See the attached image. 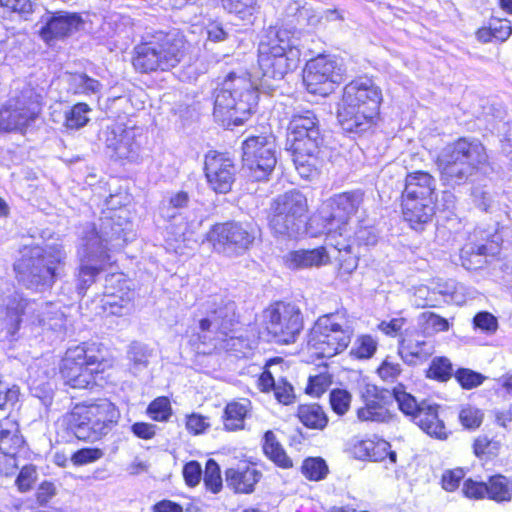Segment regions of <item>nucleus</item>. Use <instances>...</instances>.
Wrapping results in <instances>:
<instances>
[{
    "label": "nucleus",
    "mask_w": 512,
    "mask_h": 512,
    "mask_svg": "<svg viewBox=\"0 0 512 512\" xmlns=\"http://www.w3.org/2000/svg\"><path fill=\"white\" fill-rule=\"evenodd\" d=\"M116 214L100 219L98 225L88 224L82 232L83 246L87 264H83L79 271L81 289L86 288L104 265L110 263V251L122 249L133 236L129 222L122 223Z\"/></svg>",
    "instance_id": "f257e3e1"
},
{
    "label": "nucleus",
    "mask_w": 512,
    "mask_h": 512,
    "mask_svg": "<svg viewBox=\"0 0 512 512\" xmlns=\"http://www.w3.org/2000/svg\"><path fill=\"white\" fill-rule=\"evenodd\" d=\"M382 91L375 82L361 76L345 85L337 108V119L343 130L361 134L370 130L379 115Z\"/></svg>",
    "instance_id": "f03ea898"
},
{
    "label": "nucleus",
    "mask_w": 512,
    "mask_h": 512,
    "mask_svg": "<svg viewBox=\"0 0 512 512\" xmlns=\"http://www.w3.org/2000/svg\"><path fill=\"white\" fill-rule=\"evenodd\" d=\"M287 131L296 170L302 178L312 177L321 163L323 144L318 117L311 110H297L291 116Z\"/></svg>",
    "instance_id": "7ed1b4c3"
},
{
    "label": "nucleus",
    "mask_w": 512,
    "mask_h": 512,
    "mask_svg": "<svg viewBox=\"0 0 512 512\" xmlns=\"http://www.w3.org/2000/svg\"><path fill=\"white\" fill-rule=\"evenodd\" d=\"M214 97L213 115L226 127L242 124L258 102L257 88L245 72L229 73L215 90Z\"/></svg>",
    "instance_id": "20e7f679"
},
{
    "label": "nucleus",
    "mask_w": 512,
    "mask_h": 512,
    "mask_svg": "<svg viewBox=\"0 0 512 512\" xmlns=\"http://www.w3.org/2000/svg\"><path fill=\"white\" fill-rule=\"evenodd\" d=\"M301 52L296 44L294 33L287 28L271 26L258 46V65L262 72V86L272 87L269 79L282 80L295 70Z\"/></svg>",
    "instance_id": "39448f33"
},
{
    "label": "nucleus",
    "mask_w": 512,
    "mask_h": 512,
    "mask_svg": "<svg viewBox=\"0 0 512 512\" xmlns=\"http://www.w3.org/2000/svg\"><path fill=\"white\" fill-rule=\"evenodd\" d=\"M235 303L215 297L206 303V317L199 321V329L193 345L199 353L210 354L214 350H237L240 339L230 336L237 322Z\"/></svg>",
    "instance_id": "423d86ee"
},
{
    "label": "nucleus",
    "mask_w": 512,
    "mask_h": 512,
    "mask_svg": "<svg viewBox=\"0 0 512 512\" xmlns=\"http://www.w3.org/2000/svg\"><path fill=\"white\" fill-rule=\"evenodd\" d=\"M66 256L60 244L24 247L14 263L16 278L29 289L50 287L65 265Z\"/></svg>",
    "instance_id": "0eeeda50"
},
{
    "label": "nucleus",
    "mask_w": 512,
    "mask_h": 512,
    "mask_svg": "<svg viewBox=\"0 0 512 512\" xmlns=\"http://www.w3.org/2000/svg\"><path fill=\"white\" fill-rule=\"evenodd\" d=\"M134 51L133 66L137 71H168L183 60L186 54V41L176 30L158 31L148 40L138 44Z\"/></svg>",
    "instance_id": "6e6552de"
},
{
    "label": "nucleus",
    "mask_w": 512,
    "mask_h": 512,
    "mask_svg": "<svg viewBox=\"0 0 512 512\" xmlns=\"http://www.w3.org/2000/svg\"><path fill=\"white\" fill-rule=\"evenodd\" d=\"M487 158L479 141L461 138L442 149L437 157V166L444 181L459 185L485 164Z\"/></svg>",
    "instance_id": "1a4fd4ad"
},
{
    "label": "nucleus",
    "mask_w": 512,
    "mask_h": 512,
    "mask_svg": "<svg viewBox=\"0 0 512 512\" xmlns=\"http://www.w3.org/2000/svg\"><path fill=\"white\" fill-rule=\"evenodd\" d=\"M118 418L116 406L107 399H101L77 404L65 420L78 439L95 442L109 433Z\"/></svg>",
    "instance_id": "9d476101"
},
{
    "label": "nucleus",
    "mask_w": 512,
    "mask_h": 512,
    "mask_svg": "<svg viewBox=\"0 0 512 512\" xmlns=\"http://www.w3.org/2000/svg\"><path fill=\"white\" fill-rule=\"evenodd\" d=\"M353 334V326L345 313L322 315L308 335L307 349L318 358H331L347 349Z\"/></svg>",
    "instance_id": "9b49d317"
},
{
    "label": "nucleus",
    "mask_w": 512,
    "mask_h": 512,
    "mask_svg": "<svg viewBox=\"0 0 512 512\" xmlns=\"http://www.w3.org/2000/svg\"><path fill=\"white\" fill-rule=\"evenodd\" d=\"M308 203L297 190L278 195L270 205L269 228L276 237L293 238L306 223Z\"/></svg>",
    "instance_id": "f8f14e48"
},
{
    "label": "nucleus",
    "mask_w": 512,
    "mask_h": 512,
    "mask_svg": "<svg viewBox=\"0 0 512 512\" xmlns=\"http://www.w3.org/2000/svg\"><path fill=\"white\" fill-rule=\"evenodd\" d=\"M265 329L275 342L289 344L296 341L303 328L300 308L287 302H276L263 312Z\"/></svg>",
    "instance_id": "ddd939ff"
},
{
    "label": "nucleus",
    "mask_w": 512,
    "mask_h": 512,
    "mask_svg": "<svg viewBox=\"0 0 512 512\" xmlns=\"http://www.w3.org/2000/svg\"><path fill=\"white\" fill-rule=\"evenodd\" d=\"M345 69L335 57L319 55L306 63L303 81L308 92L327 96L342 82Z\"/></svg>",
    "instance_id": "4468645a"
},
{
    "label": "nucleus",
    "mask_w": 512,
    "mask_h": 512,
    "mask_svg": "<svg viewBox=\"0 0 512 512\" xmlns=\"http://www.w3.org/2000/svg\"><path fill=\"white\" fill-rule=\"evenodd\" d=\"M272 135L250 136L242 145L243 165L255 181L266 180L277 163Z\"/></svg>",
    "instance_id": "2eb2a0df"
},
{
    "label": "nucleus",
    "mask_w": 512,
    "mask_h": 512,
    "mask_svg": "<svg viewBox=\"0 0 512 512\" xmlns=\"http://www.w3.org/2000/svg\"><path fill=\"white\" fill-rule=\"evenodd\" d=\"M256 234V227L250 223L228 222L214 225L207 239L217 251L240 255L249 249Z\"/></svg>",
    "instance_id": "dca6fc26"
},
{
    "label": "nucleus",
    "mask_w": 512,
    "mask_h": 512,
    "mask_svg": "<svg viewBox=\"0 0 512 512\" xmlns=\"http://www.w3.org/2000/svg\"><path fill=\"white\" fill-rule=\"evenodd\" d=\"M365 193L360 189L338 193L330 197L326 203L329 209L327 216V234L336 233L339 237L350 233V220L363 207Z\"/></svg>",
    "instance_id": "f3484780"
},
{
    "label": "nucleus",
    "mask_w": 512,
    "mask_h": 512,
    "mask_svg": "<svg viewBox=\"0 0 512 512\" xmlns=\"http://www.w3.org/2000/svg\"><path fill=\"white\" fill-rule=\"evenodd\" d=\"M37 95L27 88L20 96L10 98L0 109V129L4 131H23L39 114Z\"/></svg>",
    "instance_id": "a211bd4d"
},
{
    "label": "nucleus",
    "mask_w": 512,
    "mask_h": 512,
    "mask_svg": "<svg viewBox=\"0 0 512 512\" xmlns=\"http://www.w3.org/2000/svg\"><path fill=\"white\" fill-rule=\"evenodd\" d=\"M105 134V145L111 157L129 162L140 160L142 138L140 128L115 124L108 127Z\"/></svg>",
    "instance_id": "6ab92c4d"
},
{
    "label": "nucleus",
    "mask_w": 512,
    "mask_h": 512,
    "mask_svg": "<svg viewBox=\"0 0 512 512\" xmlns=\"http://www.w3.org/2000/svg\"><path fill=\"white\" fill-rule=\"evenodd\" d=\"M134 292L123 274L112 273L106 277L102 306L105 312L116 316H125L133 309Z\"/></svg>",
    "instance_id": "aec40b11"
},
{
    "label": "nucleus",
    "mask_w": 512,
    "mask_h": 512,
    "mask_svg": "<svg viewBox=\"0 0 512 512\" xmlns=\"http://www.w3.org/2000/svg\"><path fill=\"white\" fill-rule=\"evenodd\" d=\"M204 170L209 187L216 193H227L231 190L236 167L228 156L210 151L205 156Z\"/></svg>",
    "instance_id": "412c9836"
},
{
    "label": "nucleus",
    "mask_w": 512,
    "mask_h": 512,
    "mask_svg": "<svg viewBox=\"0 0 512 512\" xmlns=\"http://www.w3.org/2000/svg\"><path fill=\"white\" fill-rule=\"evenodd\" d=\"M364 405L357 410L360 421L385 423L391 419L388 404L392 394L388 390L379 389L372 384H366L361 390Z\"/></svg>",
    "instance_id": "4be33fe9"
},
{
    "label": "nucleus",
    "mask_w": 512,
    "mask_h": 512,
    "mask_svg": "<svg viewBox=\"0 0 512 512\" xmlns=\"http://www.w3.org/2000/svg\"><path fill=\"white\" fill-rule=\"evenodd\" d=\"M435 352L433 339L417 331L406 330L399 342L398 353L408 365H418L427 361Z\"/></svg>",
    "instance_id": "5701e85b"
},
{
    "label": "nucleus",
    "mask_w": 512,
    "mask_h": 512,
    "mask_svg": "<svg viewBox=\"0 0 512 512\" xmlns=\"http://www.w3.org/2000/svg\"><path fill=\"white\" fill-rule=\"evenodd\" d=\"M80 350L68 349L62 359L60 373L66 385L75 389L90 388L95 385V376L89 366L79 360Z\"/></svg>",
    "instance_id": "b1692460"
},
{
    "label": "nucleus",
    "mask_w": 512,
    "mask_h": 512,
    "mask_svg": "<svg viewBox=\"0 0 512 512\" xmlns=\"http://www.w3.org/2000/svg\"><path fill=\"white\" fill-rule=\"evenodd\" d=\"M81 17L76 13L58 12L53 14L42 28L41 34L45 40L63 38L79 29Z\"/></svg>",
    "instance_id": "393cba45"
},
{
    "label": "nucleus",
    "mask_w": 512,
    "mask_h": 512,
    "mask_svg": "<svg viewBox=\"0 0 512 512\" xmlns=\"http://www.w3.org/2000/svg\"><path fill=\"white\" fill-rule=\"evenodd\" d=\"M326 244L334 247L338 252L339 273L341 275H350L358 267V257L352 253L351 234L339 237L336 233H328Z\"/></svg>",
    "instance_id": "a878e982"
},
{
    "label": "nucleus",
    "mask_w": 512,
    "mask_h": 512,
    "mask_svg": "<svg viewBox=\"0 0 512 512\" xmlns=\"http://www.w3.org/2000/svg\"><path fill=\"white\" fill-rule=\"evenodd\" d=\"M435 189L436 181L433 176L424 171H415L406 176L402 196L415 197L429 202V200H434Z\"/></svg>",
    "instance_id": "bb28decb"
},
{
    "label": "nucleus",
    "mask_w": 512,
    "mask_h": 512,
    "mask_svg": "<svg viewBox=\"0 0 512 512\" xmlns=\"http://www.w3.org/2000/svg\"><path fill=\"white\" fill-rule=\"evenodd\" d=\"M413 420L428 435L438 439L447 437L444 423L438 417L437 404L429 400H422V406Z\"/></svg>",
    "instance_id": "cd10ccee"
},
{
    "label": "nucleus",
    "mask_w": 512,
    "mask_h": 512,
    "mask_svg": "<svg viewBox=\"0 0 512 512\" xmlns=\"http://www.w3.org/2000/svg\"><path fill=\"white\" fill-rule=\"evenodd\" d=\"M69 349L81 351L79 360L90 367L94 376L111 367V358L107 349L101 343H83Z\"/></svg>",
    "instance_id": "c85d7f7f"
},
{
    "label": "nucleus",
    "mask_w": 512,
    "mask_h": 512,
    "mask_svg": "<svg viewBox=\"0 0 512 512\" xmlns=\"http://www.w3.org/2000/svg\"><path fill=\"white\" fill-rule=\"evenodd\" d=\"M402 211L404 219L412 228L417 229L429 222L434 215V200L424 202L415 197L402 196Z\"/></svg>",
    "instance_id": "c756f323"
},
{
    "label": "nucleus",
    "mask_w": 512,
    "mask_h": 512,
    "mask_svg": "<svg viewBox=\"0 0 512 512\" xmlns=\"http://www.w3.org/2000/svg\"><path fill=\"white\" fill-rule=\"evenodd\" d=\"M23 444L19 435L18 425L15 422L6 420L0 423V452L7 457L12 467H16L15 455Z\"/></svg>",
    "instance_id": "7c9ffc66"
},
{
    "label": "nucleus",
    "mask_w": 512,
    "mask_h": 512,
    "mask_svg": "<svg viewBox=\"0 0 512 512\" xmlns=\"http://www.w3.org/2000/svg\"><path fill=\"white\" fill-rule=\"evenodd\" d=\"M227 485L237 493H251L259 481L260 473L248 466L226 470Z\"/></svg>",
    "instance_id": "2f4dec72"
},
{
    "label": "nucleus",
    "mask_w": 512,
    "mask_h": 512,
    "mask_svg": "<svg viewBox=\"0 0 512 512\" xmlns=\"http://www.w3.org/2000/svg\"><path fill=\"white\" fill-rule=\"evenodd\" d=\"M329 256L324 247L312 250H297L290 252L286 257L289 268L303 269L326 264Z\"/></svg>",
    "instance_id": "473e14b6"
},
{
    "label": "nucleus",
    "mask_w": 512,
    "mask_h": 512,
    "mask_svg": "<svg viewBox=\"0 0 512 512\" xmlns=\"http://www.w3.org/2000/svg\"><path fill=\"white\" fill-rule=\"evenodd\" d=\"M251 410V402L248 399L233 401L226 405L223 421L228 431H236L244 428V420Z\"/></svg>",
    "instance_id": "72a5a7b5"
},
{
    "label": "nucleus",
    "mask_w": 512,
    "mask_h": 512,
    "mask_svg": "<svg viewBox=\"0 0 512 512\" xmlns=\"http://www.w3.org/2000/svg\"><path fill=\"white\" fill-rule=\"evenodd\" d=\"M497 249L491 244H467L460 252L462 266L468 270H475L484 264L483 256L494 255Z\"/></svg>",
    "instance_id": "f704fd0d"
},
{
    "label": "nucleus",
    "mask_w": 512,
    "mask_h": 512,
    "mask_svg": "<svg viewBox=\"0 0 512 512\" xmlns=\"http://www.w3.org/2000/svg\"><path fill=\"white\" fill-rule=\"evenodd\" d=\"M433 294H440L445 298L446 302L454 303L456 305H463L468 298L467 288L454 280L439 279L433 284Z\"/></svg>",
    "instance_id": "c9c22d12"
},
{
    "label": "nucleus",
    "mask_w": 512,
    "mask_h": 512,
    "mask_svg": "<svg viewBox=\"0 0 512 512\" xmlns=\"http://www.w3.org/2000/svg\"><path fill=\"white\" fill-rule=\"evenodd\" d=\"M263 451L275 464L282 468L292 467V461L286 455L282 445L272 431H267L263 437Z\"/></svg>",
    "instance_id": "e433bc0d"
},
{
    "label": "nucleus",
    "mask_w": 512,
    "mask_h": 512,
    "mask_svg": "<svg viewBox=\"0 0 512 512\" xmlns=\"http://www.w3.org/2000/svg\"><path fill=\"white\" fill-rule=\"evenodd\" d=\"M298 417L306 427L312 429H323L328 422L322 407L317 404L301 405Z\"/></svg>",
    "instance_id": "4c0bfd02"
},
{
    "label": "nucleus",
    "mask_w": 512,
    "mask_h": 512,
    "mask_svg": "<svg viewBox=\"0 0 512 512\" xmlns=\"http://www.w3.org/2000/svg\"><path fill=\"white\" fill-rule=\"evenodd\" d=\"M487 497L496 502L510 501L512 483L502 475L491 477L487 483Z\"/></svg>",
    "instance_id": "58836bf2"
},
{
    "label": "nucleus",
    "mask_w": 512,
    "mask_h": 512,
    "mask_svg": "<svg viewBox=\"0 0 512 512\" xmlns=\"http://www.w3.org/2000/svg\"><path fill=\"white\" fill-rule=\"evenodd\" d=\"M223 8L240 19L251 22L258 10L257 0H220Z\"/></svg>",
    "instance_id": "ea45409f"
},
{
    "label": "nucleus",
    "mask_w": 512,
    "mask_h": 512,
    "mask_svg": "<svg viewBox=\"0 0 512 512\" xmlns=\"http://www.w3.org/2000/svg\"><path fill=\"white\" fill-rule=\"evenodd\" d=\"M90 108L85 103H78L64 114L63 125L68 130H77L84 127L88 121Z\"/></svg>",
    "instance_id": "a19ab883"
},
{
    "label": "nucleus",
    "mask_w": 512,
    "mask_h": 512,
    "mask_svg": "<svg viewBox=\"0 0 512 512\" xmlns=\"http://www.w3.org/2000/svg\"><path fill=\"white\" fill-rule=\"evenodd\" d=\"M190 202L189 194L185 191H177L175 193H172L167 203H164L161 208V215L163 218L167 220L174 219L178 211L188 207V204Z\"/></svg>",
    "instance_id": "79ce46f5"
},
{
    "label": "nucleus",
    "mask_w": 512,
    "mask_h": 512,
    "mask_svg": "<svg viewBox=\"0 0 512 512\" xmlns=\"http://www.w3.org/2000/svg\"><path fill=\"white\" fill-rule=\"evenodd\" d=\"M392 398L398 403L399 409L406 415L414 419L419 409L422 406V401L418 402L414 396L405 392L402 386L395 387L391 392Z\"/></svg>",
    "instance_id": "37998d69"
},
{
    "label": "nucleus",
    "mask_w": 512,
    "mask_h": 512,
    "mask_svg": "<svg viewBox=\"0 0 512 512\" xmlns=\"http://www.w3.org/2000/svg\"><path fill=\"white\" fill-rule=\"evenodd\" d=\"M329 472L326 462L320 458H307L302 464L303 475L311 481L323 480Z\"/></svg>",
    "instance_id": "c03bdc74"
},
{
    "label": "nucleus",
    "mask_w": 512,
    "mask_h": 512,
    "mask_svg": "<svg viewBox=\"0 0 512 512\" xmlns=\"http://www.w3.org/2000/svg\"><path fill=\"white\" fill-rule=\"evenodd\" d=\"M365 448L368 452V456L373 461H381L386 457H389L391 463H396L397 454L391 450V445L385 440H379L376 443L366 442Z\"/></svg>",
    "instance_id": "a18cd8bd"
},
{
    "label": "nucleus",
    "mask_w": 512,
    "mask_h": 512,
    "mask_svg": "<svg viewBox=\"0 0 512 512\" xmlns=\"http://www.w3.org/2000/svg\"><path fill=\"white\" fill-rule=\"evenodd\" d=\"M453 367L450 360L446 357H435L428 370L427 377L439 381H446L451 378Z\"/></svg>",
    "instance_id": "49530a36"
},
{
    "label": "nucleus",
    "mask_w": 512,
    "mask_h": 512,
    "mask_svg": "<svg viewBox=\"0 0 512 512\" xmlns=\"http://www.w3.org/2000/svg\"><path fill=\"white\" fill-rule=\"evenodd\" d=\"M147 414L154 421H167L172 415V408L167 397H158L153 400L148 408Z\"/></svg>",
    "instance_id": "de8ad7c7"
},
{
    "label": "nucleus",
    "mask_w": 512,
    "mask_h": 512,
    "mask_svg": "<svg viewBox=\"0 0 512 512\" xmlns=\"http://www.w3.org/2000/svg\"><path fill=\"white\" fill-rule=\"evenodd\" d=\"M377 345V341L372 336H359L354 343L351 354L360 359L370 358L376 352Z\"/></svg>",
    "instance_id": "09e8293b"
},
{
    "label": "nucleus",
    "mask_w": 512,
    "mask_h": 512,
    "mask_svg": "<svg viewBox=\"0 0 512 512\" xmlns=\"http://www.w3.org/2000/svg\"><path fill=\"white\" fill-rule=\"evenodd\" d=\"M204 483L208 490L218 493L222 488V478L219 465L213 459H209L205 466Z\"/></svg>",
    "instance_id": "8fccbe9b"
},
{
    "label": "nucleus",
    "mask_w": 512,
    "mask_h": 512,
    "mask_svg": "<svg viewBox=\"0 0 512 512\" xmlns=\"http://www.w3.org/2000/svg\"><path fill=\"white\" fill-rule=\"evenodd\" d=\"M459 420L465 428L475 429L481 425L483 414L478 408L467 405L460 410Z\"/></svg>",
    "instance_id": "3c124183"
},
{
    "label": "nucleus",
    "mask_w": 512,
    "mask_h": 512,
    "mask_svg": "<svg viewBox=\"0 0 512 512\" xmlns=\"http://www.w3.org/2000/svg\"><path fill=\"white\" fill-rule=\"evenodd\" d=\"M402 368L399 362L393 357H386L377 369V373L381 379L388 382L395 381L401 374Z\"/></svg>",
    "instance_id": "603ef678"
},
{
    "label": "nucleus",
    "mask_w": 512,
    "mask_h": 512,
    "mask_svg": "<svg viewBox=\"0 0 512 512\" xmlns=\"http://www.w3.org/2000/svg\"><path fill=\"white\" fill-rule=\"evenodd\" d=\"M2 7L11 12L17 13L21 17L27 19V16L34 11V0H0Z\"/></svg>",
    "instance_id": "864d4df0"
},
{
    "label": "nucleus",
    "mask_w": 512,
    "mask_h": 512,
    "mask_svg": "<svg viewBox=\"0 0 512 512\" xmlns=\"http://www.w3.org/2000/svg\"><path fill=\"white\" fill-rule=\"evenodd\" d=\"M351 403V395L346 390H334L330 393V404L335 413L344 415Z\"/></svg>",
    "instance_id": "5fc2aeb1"
},
{
    "label": "nucleus",
    "mask_w": 512,
    "mask_h": 512,
    "mask_svg": "<svg viewBox=\"0 0 512 512\" xmlns=\"http://www.w3.org/2000/svg\"><path fill=\"white\" fill-rule=\"evenodd\" d=\"M330 384L331 378L327 374L310 376L306 393L314 397H319L329 388Z\"/></svg>",
    "instance_id": "6e6d98bb"
},
{
    "label": "nucleus",
    "mask_w": 512,
    "mask_h": 512,
    "mask_svg": "<svg viewBox=\"0 0 512 512\" xmlns=\"http://www.w3.org/2000/svg\"><path fill=\"white\" fill-rule=\"evenodd\" d=\"M499 442L489 439L487 436H479L473 444L474 453L478 457L495 455L499 449Z\"/></svg>",
    "instance_id": "4d7b16f0"
},
{
    "label": "nucleus",
    "mask_w": 512,
    "mask_h": 512,
    "mask_svg": "<svg viewBox=\"0 0 512 512\" xmlns=\"http://www.w3.org/2000/svg\"><path fill=\"white\" fill-rule=\"evenodd\" d=\"M103 455V451L99 448H84L76 451L71 460L75 465H85L101 459Z\"/></svg>",
    "instance_id": "13d9d810"
},
{
    "label": "nucleus",
    "mask_w": 512,
    "mask_h": 512,
    "mask_svg": "<svg viewBox=\"0 0 512 512\" xmlns=\"http://www.w3.org/2000/svg\"><path fill=\"white\" fill-rule=\"evenodd\" d=\"M37 479V471L33 465L24 466L17 479L16 485L20 492L29 491Z\"/></svg>",
    "instance_id": "bf43d9fd"
},
{
    "label": "nucleus",
    "mask_w": 512,
    "mask_h": 512,
    "mask_svg": "<svg viewBox=\"0 0 512 512\" xmlns=\"http://www.w3.org/2000/svg\"><path fill=\"white\" fill-rule=\"evenodd\" d=\"M456 379L463 388L471 389L482 384L484 376L470 369H459L455 374Z\"/></svg>",
    "instance_id": "052dcab7"
},
{
    "label": "nucleus",
    "mask_w": 512,
    "mask_h": 512,
    "mask_svg": "<svg viewBox=\"0 0 512 512\" xmlns=\"http://www.w3.org/2000/svg\"><path fill=\"white\" fill-rule=\"evenodd\" d=\"M474 205L482 211H488L493 198L489 190L485 186H475L471 192Z\"/></svg>",
    "instance_id": "680f3d73"
},
{
    "label": "nucleus",
    "mask_w": 512,
    "mask_h": 512,
    "mask_svg": "<svg viewBox=\"0 0 512 512\" xmlns=\"http://www.w3.org/2000/svg\"><path fill=\"white\" fill-rule=\"evenodd\" d=\"M421 319L426 324V328L431 329L434 333L448 331L450 328L447 319L432 312L422 313Z\"/></svg>",
    "instance_id": "e2e57ef3"
},
{
    "label": "nucleus",
    "mask_w": 512,
    "mask_h": 512,
    "mask_svg": "<svg viewBox=\"0 0 512 512\" xmlns=\"http://www.w3.org/2000/svg\"><path fill=\"white\" fill-rule=\"evenodd\" d=\"M473 322L476 328H479L482 331L488 333H493L498 328V321L496 317L485 311L477 313L473 319Z\"/></svg>",
    "instance_id": "0e129e2a"
},
{
    "label": "nucleus",
    "mask_w": 512,
    "mask_h": 512,
    "mask_svg": "<svg viewBox=\"0 0 512 512\" xmlns=\"http://www.w3.org/2000/svg\"><path fill=\"white\" fill-rule=\"evenodd\" d=\"M351 233V239L353 238L360 245H375L377 243V234L371 226H360L356 231Z\"/></svg>",
    "instance_id": "69168bd1"
},
{
    "label": "nucleus",
    "mask_w": 512,
    "mask_h": 512,
    "mask_svg": "<svg viewBox=\"0 0 512 512\" xmlns=\"http://www.w3.org/2000/svg\"><path fill=\"white\" fill-rule=\"evenodd\" d=\"M463 493L468 498L482 499L487 497V483L468 479L464 482Z\"/></svg>",
    "instance_id": "338daca9"
},
{
    "label": "nucleus",
    "mask_w": 512,
    "mask_h": 512,
    "mask_svg": "<svg viewBox=\"0 0 512 512\" xmlns=\"http://www.w3.org/2000/svg\"><path fill=\"white\" fill-rule=\"evenodd\" d=\"M209 426L210 423L208 422L207 418L200 414L193 413L187 416L186 428L192 434H201L206 429H208Z\"/></svg>",
    "instance_id": "774afa93"
}]
</instances>
